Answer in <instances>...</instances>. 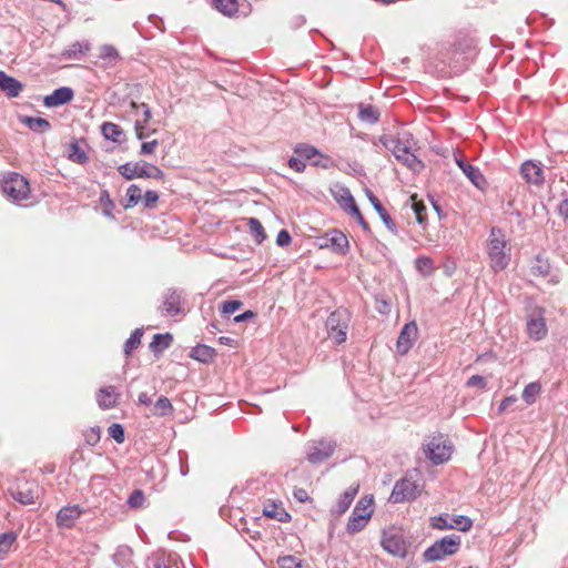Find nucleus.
I'll list each match as a JSON object with an SVG mask.
<instances>
[{
    "label": "nucleus",
    "instance_id": "1",
    "mask_svg": "<svg viewBox=\"0 0 568 568\" xmlns=\"http://www.w3.org/2000/svg\"><path fill=\"white\" fill-rule=\"evenodd\" d=\"M382 144L393 153L395 159L414 173L424 169L423 162L413 153L415 141L409 132H400L396 135H384Z\"/></svg>",
    "mask_w": 568,
    "mask_h": 568
},
{
    "label": "nucleus",
    "instance_id": "2",
    "mask_svg": "<svg viewBox=\"0 0 568 568\" xmlns=\"http://www.w3.org/2000/svg\"><path fill=\"white\" fill-rule=\"evenodd\" d=\"M485 251L489 267L498 273L507 268L511 257V246L503 230L491 227L486 240Z\"/></svg>",
    "mask_w": 568,
    "mask_h": 568
},
{
    "label": "nucleus",
    "instance_id": "3",
    "mask_svg": "<svg viewBox=\"0 0 568 568\" xmlns=\"http://www.w3.org/2000/svg\"><path fill=\"white\" fill-rule=\"evenodd\" d=\"M374 513V498L373 496H363L356 504V506L353 509L352 516L349 517L347 525H346V531L349 535H355L363 530L372 515Z\"/></svg>",
    "mask_w": 568,
    "mask_h": 568
},
{
    "label": "nucleus",
    "instance_id": "4",
    "mask_svg": "<svg viewBox=\"0 0 568 568\" xmlns=\"http://www.w3.org/2000/svg\"><path fill=\"white\" fill-rule=\"evenodd\" d=\"M1 190L13 202L28 199L30 194L29 182L18 173H9L1 181Z\"/></svg>",
    "mask_w": 568,
    "mask_h": 568
},
{
    "label": "nucleus",
    "instance_id": "5",
    "mask_svg": "<svg viewBox=\"0 0 568 568\" xmlns=\"http://www.w3.org/2000/svg\"><path fill=\"white\" fill-rule=\"evenodd\" d=\"M460 542V537L457 535L445 536L424 551V558L427 561H435L454 555L458 551Z\"/></svg>",
    "mask_w": 568,
    "mask_h": 568
},
{
    "label": "nucleus",
    "instance_id": "6",
    "mask_svg": "<svg viewBox=\"0 0 568 568\" xmlns=\"http://www.w3.org/2000/svg\"><path fill=\"white\" fill-rule=\"evenodd\" d=\"M453 447L443 435L432 437L427 443L425 454L435 465L447 462L452 456Z\"/></svg>",
    "mask_w": 568,
    "mask_h": 568
},
{
    "label": "nucleus",
    "instance_id": "7",
    "mask_svg": "<svg viewBox=\"0 0 568 568\" xmlns=\"http://www.w3.org/2000/svg\"><path fill=\"white\" fill-rule=\"evenodd\" d=\"M328 337L336 344H342L347 338L348 316L345 312H333L326 321Z\"/></svg>",
    "mask_w": 568,
    "mask_h": 568
},
{
    "label": "nucleus",
    "instance_id": "8",
    "mask_svg": "<svg viewBox=\"0 0 568 568\" xmlns=\"http://www.w3.org/2000/svg\"><path fill=\"white\" fill-rule=\"evenodd\" d=\"M422 493V486L409 478H402L394 485L389 499L395 503H405L416 499Z\"/></svg>",
    "mask_w": 568,
    "mask_h": 568
},
{
    "label": "nucleus",
    "instance_id": "9",
    "mask_svg": "<svg viewBox=\"0 0 568 568\" xmlns=\"http://www.w3.org/2000/svg\"><path fill=\"white\" fill-rule=\"evenodd\" d=\"M119 173L126 180L136 178H160L161 170L146 162L125 163L119 166Z\"/></svg>",
    "mask_w": 568,
    "mask_h": 568
},
{
    "label": "nucleus",
    "instance_id": "10",
    "mask_svg": "<svg viewBox=\"0 0 568 568\" xmlns=\"http://www.w3.org/2000/svg\"><path fill=\"white\" fill-rule=\"evenodd\" d=\"M10 495L21 505H32L39 497V486L34 481L19 480L10 489Z\"/></svg>",
    "mask_w": 568,
    "mask_h": 568
},
{
    "label": "nucleus",
    "instance_id": "11",
    "mask_svg": "<svg viewBox=\"0 0 568 568\" xmlns=\"http://www.w3.org/2000/svg\"><path fill=\"white\" fill-rule=\"evenodd\" d=\"M544 308H535L527 318V332L530 338L540 341L547 335V325Z\"/></svg>",
    "mask_w": 568,
    "mask_h": 568
},
{
    "label": "nucleus",
    "instance_id": "12",
    "mask_svg": "<svg viewBox=\"0 0 568 568\" xmlns=\"http://www.w3.org/2000/svg\"><path fill=\"white\" fill-rule=\"evenodd\" d=\"M454 161L476 187L483 190L486 186V180L480 170L468 163L459 151L454 152Z\"/></svg>",
    "mask_w": 568,
    "mask_h": 568
},
{
    "label": "nucleus",
    "instance_id": "13",
    "mask_svg": "<svg viewBox=\"0 0 568 568\" xmlns=\"http://www.w3.org/2000/svg\"><path fill=\"white\" fill-rule=\"evenodd\" d=\"M335 450V444L331 440L313 443L307 449V459L312 464H320L329 458Z\"/></svg>",
    "mask_w": 568,
    "mask_h": 568
},
{
    "label": "nucleus",
    "instance_id": "14",
    "mask_svg": "<svg viewBox=\"0 0 568 568\" xmlns=\"http://www.w3.org/2000/svg\"><path fill=\"white\" fill-rule=\"evenodd\" d=\"M418 335V328L415 322H409L404 325L397 338V351L399 354L405 355L413 346Z\"/></svg>",
    "mask_w": 568,
    "mask_h": 568
},
{
    "label": "nucleus",
    "instance_id": "15",
    "mask_svg": "<svg viewBox=\"0 0 568 568\" xmlns=\"http://www.w3.org/2000/svg\"><path fill=\"white\" fill-rule=\"evenodd\" d=\"M329 192L339 207L343 209L346 213H348L353 206H356V202L349 189L345 185L341 183H334L329 187Z\"/></svg>",
    "mask_w": 568,
    "mask_h": 568
},
{
    "label": "nucleus",
    "instance_id": "16",
    "mask_svg": "<svg viewBox=\"0 0 568 568\" xmlns=\"http://www.w3.org/2000/svg\"><path fill=\"white\" fill-rule=\"evenodd\" d=\"M520 173L523 179L530 184L540 185L544 183V171L540 164L534 161H526L521 164Z\"/></svg>",
    "mask_w": 568,
    "mask_h": 568
},
{
    "label": "nucleus",
    "instance_id": "17",
    "mask_svg": "<svg viewBox=\"0 0 568 568\" xmlns=\"http://www.w3.org/2000/svg\"><path fill=\"white\" fill-rule=\"evenodd\" d=\"M74 97V92L71 88L62 87L55 89L51 94L44 97L43 103L48 108H55L70 102Z\"/></svg>",
    "mask_w": 568,
    "mask_h": 568
},
{
    "label": "nucleus",
    "instance_id": "18",
    "mask_svg": "<svg viewBox=\"0 0 568 568\" xmlns=\"http://www.w3.org/2000/svg\"><path fill=\"white\" fill-rule=\"evenodd\" d=\"M82 513L83 511L79 505L63 507L57 514V525L60 527L71 528Z\"/></svg>",
    "mask_w": 568,
    "mask_h": 568
},
{
    "label": "nucleus",
    "instance_id": "19",
    "mask_svg": "<svg viewBox=\"0 0 568 568\" xmlns=\"http://www.w3.org/2000/svg\"><path fill=\"white\" fill-rule=\"evenodd\" d=\"M325 246L331 247L335 253L345 254L348 248L346 235L337 230H333L326 235Z\"/></svg>",
    "mask_w": 568,
    "mask_h": 568
},
{
    "label": "nucleus",
    "instance_id": "20",
    "mask_svg": "<svg viewBox=\"0 0 568 568\" xmlns=\"http://www.w3.org/2000/svg\"><path fill=\"white\" fill-rule=\"evenodd\" d=\"M120 394L114 386H105L99 389L97 395L98 404L103 409H109L118 404Z\"/></svg>",
    "mask_w": 568,
    "mask_h": 568
},
{
    "label": "nucleus",
    "instance_id": "21",
    "mask_svg": "<svg viewBox=\"0 0 568 568\" xmlns=\"http://www.w3.org/2000/svg\"><path fill=\"white\" fill-rule=\"evenodd\" d=\"M369 202L373 204L374 209L378 213L379 217L386 225V227L392 231L393 233H396V224L386 211V209L383 206L378 197L369 190L366 191Z\"/></svg>",
    "mask_w": 568,
    "mask_h": 568
},
{
    "label": "nucleus",
    "instance_id": "22",
    "mask_svg": "<svg viewBox=\"0 0 568 568\" xmlns=\"http://www.w3.org/2000/svg\"><path fill=\"white\" fill-rule=\"evenodd\" d=\"M263 515L267 518L275 519L281 523L290 520V514L284 509L282 505L274 501H267L264 504Z\"/></svg>",
    "mask_w": 568,
    "mask_h": 568
},
{
    "label": "nucleus",
    "instance_id": "23",
    "mask_svg": "<svg viewBox=\"0 0 568 568\" xmlns=\"http://www.w3.org/2000/svg\"><path fill=\"white\" fill-rule=\"evenodd\" d=\"M0 89L10 98H16L22 90V84L14 78L0 71Z\"/></svg>",
    "mask_w": 568,
    "mask_h": 568
},
{
    "label": "nucleus",
    "instance_id": "24",
    "mask_svg": "<svg viewBox=\"0 0 568 568\" xmlns=\"http://www.w3.org/2000/svg\"><path fill=\"white\" fill-rule=\"evenodd\" d=\"M357 491H358V486L349 487L343 493V495L339 497V499L336 504L335 509L333 510V514L336 517H339L344 513L347 511V509L349 508L351 504L353 503L355 496L357 495Z\"/></svg>",
    "mask_w": 568,
    "mask_h": 568
},
{
    "label": "nucleus",
    "instance_id": "25",
    "mask_svg": "<svg viewBox=\"0 0 568 568\" xmlns=\"http://www.w3.org/2000/svg\"><path fill=\"white\" fill-rule=\"evenodd\" d=\"M383 547L389 554L398 557L406 556V545L400 537L389 536L383 539Z\"/></svg>",
    "mask_w": 568,
    "mask_h": 568
},
{
    "label": "nucleus",
    "instance_id": "26",
    "mask_svg": "<svg viewBox=\"0 0 568 568\" xmlns=\"http://www.w3.org/2000/svg\"><path fill=\"white\" fill-rule=\"evenodd\" d=\"M91 44L88 41H77L65 49L61 55L68 60H79L88 51H90Z\"/></svg>",
    "mask_w": 568,
    "mask_h": 568
},
{
    "label": "nucleus",
    "instance_id": "27",
    "mask_svg": "<svg viewBox=\"0 0 568 568\" xmlns=\"http://www.w3.org/2000/svg\"><path fill=\"white\" fill-rule=\"evenodd\" d=\"M216 355L215 349L207 345H197L192 348L190 356L199 362L209 363Z\"/></svg>",
    "mask_w": 568,
    "mask_h": 568
},
{
    "label": "nucleus",
    "instance_id": "28",
    "mask_svg": "<svg viewBox=\"0 0 568 568\" xmlns=\"http://www.w3.org/2000/svg\"><path fill=\"white\" fill-rule=\"evenodd\" d=\"M101 132L106 140H111L113 142H120L123 134L121 128L112 122H104L101 125Z\"/></svg>",
    "mask_w": 568,
    "mask_h": 568
},
{
    "label": "nucleus",
    "instance_id": "29",
    "mask_svg": "<svg viewBox=\"0 0 568 568\" xmlns=\"http://www.w3.org/2000/svg\"><path fill=\"white\" fill-rule=\"evenodd\" d=\"M214 8L224 16H233L239 10L237 0H213Z\"/></svg>",
    "mask_w": 568,
    "mask_h": 568
},
{
    "label": "nucleus",
    "instance_id": "30",
    "mask_svg": "<svg viewBox=\"0 0 568 568\" xmlns=\"http://www.w3.org/2000/svg\"><path fill=\"white\" fill-rule=\"evenodd\" d=\"M23 123L30 130H32L34 132H39V133L45 132V131H48L51 128L49 121L43 119V118L27 116V118L23 119Z\"/></svg>",
    "mask_w": 568,
    "mask_h": 568
},
{
    "label": "nucleus",
    "instance_id": "31",
    "mask_svg": "<svg viewBox=\"0 0 568 568\" xmlns=\"http://www.w3.org/2000/svg\"><path fill=\"white\" fill-rule=\"evenodd\" d=\"M541 392V385L538 382H532L526 385V387L523 390V399L526 402V404L531 405L536 402L537 396Z\"/></svg>",
    "mask_w": 568,
    "mask_h": 568
},
{
    "label": "nucleus",
    "instance_id": "32",
    "mask_svg": "<svg viewBox=\"0 0 568 568\" xmlns=\"http://www.w3.org/2000/svg\"><path fill=\"white\" fill-rule=\"evenodd\" d=\"M172 341L173 336L171 334H155L153 341L150 344V348L154 353L161 352L169 347Z\"/></svg>",
    "mask_w": 568,
    "mask_h": 568
},
{
    "label": "nucleus",
    "instance_id": "33",
    "mask_svg": "<svg viewBox=\"0 0 568 568\" xmlns=\"http://www.w3.org/2000/svg\"><path fill=\"white\" fill-rule=\"evenodd\" d=\"M99 58L106 62V65H114L119 60L118 50L110 44H104L100 48Z\"/></svg>",
    "mask_w": 568,
    "mask_h": 568
},
{
    "label": "nucleus",
    "instance_id": "34",
    "mask_svg": "<svg viewBox=\"0 0 568 568\" xmlns=\"http://www.w3.org/2000/svg\"><path fill=\"white\" fill-rule=\"evenodd\" d=\"M68 156L72 162L79 163V164H84L89 160L87 153L84 152L83 149L80 148L78 142H73L70 144Z\"/></svg>",
    "mask_w": 568,
    "mask_h": 568
},
{
    "label": "nucleus",
    "instance_id": "35",
    "mask_svg": "<svg viewBox=\"0 0 568 568\" xmlns=\"http://www.w3.org/2000/svg\"><path fill=\"white\" fill-rule=\"evenodd\" d=\"M247 224H248V227H250V232L254 236L256 243L261 244L266 239V234H265L263 225L255 217H251L248 220Z\"/></svg>",
    "mask_w": 568,
    "mask_h": 568
},
{
    "label": "nucleus",
    "instance_id": "36",
    "mask_svg": "<svg viewBox=\"0 0 568 568\" xmlns=\"http://www.w3.org/2000/svg\"><path fill=\"white\" fill-rule=\"evenodd\" d=\"M173 412V406L171 402L164 397L160 396L154 404L153 414L158 416H165Z\"/></svg>",
    "mask_w": 568,
    "mask_h": 568
},
{
    "label": "nucleus",
    "instance_id": "37",
    "mask_svg": "<svg viewBox=\"0 0 568 568\" xmlns=\"http://www.w3.org/2000/svg\"><path fill=\"white\" fill-rule=\"evenodd\" d=\"M358 116L362 121L368 123H376L379 119V112L372 105L361 106Z\"/></svg>",
    "mask_w": 568,
    "mask_h": 568
},
{
    "label": "nucleus",
    "instance_id": "38",
    "mask_svg": "<svg viewBox=\"0 0 568 568\" xmlns=\"http://www.w3.org/2000/svg\"><path fill=\"white\" fill-rule=\"evenodd\" d=\"M415 266L423 275H430L435 271L434 262L428 256H419L415 261Z\"/></svg>",
    "mask_w": 568,
    "mask_h": 568
},
{
    "label": "nucleus",
    "instance_id": "39",
    "mask_svg": "<svg viewBox=\"0 0 568 568\" xmlns=\"http://www.w3.org/2000/svg\"><path fill=\"white\" fill-rule=\"evenodd\" d=\"M294 152L297 154V156L305 160H313L316 156L320 155V152L316 148L307 144H300L295 148Z\"/></svg>",
    "mask_w": 568,
    "mask_h": 568
},
{
    "label": "nucleus",
    "instance_id": "40",
    "mask_svg": "<svg viewBox=\"0 0 568 568\" xmlns=\"http://www.w3.org/2000/svg\"><path fill=\"white\" fill-rule=\"evenodd\" d=\"M143 335L142 328H136L133 331L131 336L128 338V341L124 344V353L125 355H130L134 348H136L141 343V337Z\"/></svg>",
    "mask_w": 568,
    "mask_h": 568
},
{
    "label": "nucleus",
    "instance_id": "41",
    "mask_svg": "<svg viewBox=\"0 0 568 568\" xmlns=\"http://www.w3.org/2000/svg\"><path fill=\"white\" fill-rule=\"evenodd\" d=\"M16 540L17 534L13 531L0 534V557L8 554Z\"/></svg>",
    "mask_w": 568,
    "mask_h": 568
},
{
    "label": "nucleus",
    "instance_id": "42",
    "mask_svg": "<svg viewBox=\"0 0 568 568\" xmlns=\"http://www.w3.org/2000/svg\"><path fill=\"white\" fill-rule=\"evenodd\" d=\"M131 108L134 111L135 119L140 118L142 123H149L151 119V110L148 104L131 102Z\"/></svg>",
    "mask_w": 568,
    "mask_h": 568
},
{
    "label": "nucleus",
    "instance_id": "43",
    "mask_svg": "<svg viewBox=\"0 0 568 568\" xmlns=\"http://www.w3.org/2000/svg\"><path fill=\"white\" fill-rule=\"evenodd\" d=\"M430 526L432 528L438 530L454 529V525H452V519H449L448 515H439L432 517Z\"/></svg>",
    "mask_w": 568,
    "mask_h": 568
},
{
    "label": "nucleus",
    "instance_id": "44",
    "mask_svg": "<svg viewBox=\"0 0 568 568\" xmlns=\"http://www.w3.org/2000/svg\"><path fill=\"white\" fill-rule=\"evenodd\" d=\"M141 199H142L141 189L135 184H131L126 191L125 207H132V206L136 205Z\"/></svg>",
    "mask_w": 568,
    "mask_h": 568
},
{
    "label": "nucleus",
    "instance_id": "45",
    "mask_svg": "<svg viewBox=\"0 0 568 568\" xmlns=\"http://www.w3.org/2000/svg\"><path fill=\"white\" fill-rule=\"evenodd\" d=\"M413 204L412 207L415 212L417 222L425 226L426 223V206L420 202L416 200V195H413L412 197Z\"/></svg>",
    "mask_w": 568,
    "mask_h": 568
},
{
    "label": "nucleus",
    "instance_id": "46",
    "mask_svg": "<svg viewBox=\"0 0 568 568\" xmlns=\"http://www.w3.org/2000/svg\"><path fill=\"white\" fill-rule=\"evenodd\" d=\"M452 525H454V529L466 532L471 529L473 520L467 516L459 515L452 518Z\"/></svg>",
    "mask_w": 568,
    "mask_h": 568
},
{
    "label": "nucleus",
    "instance_id": "47",
    "mask_svg": "<svg viewBox=\"0 0 568 568\" xmlns=\"http://www.w3.org/2000/svg\"><path fill=\"white\" fill-rule=\"evenodd\" d=\"M280 568H302L301 561L294 556L278 558Z\"/></svg>",
    "mask_w": 568,
    "mask_h": 568
},
{
    "label": "nucleus",
    "instance_id": "48",
    "mask_svg": "<svg viewBox=\"0 0 568 568\" xmlns=\"http://www.w3.org/2000/svg\"><path fill=\"white\" fill-rule=\"evenodd\" d=\"M134 128L139 140L146 139L151 134V130L148 126V123H142L140 118L135 119Z\"/></svg>",
    "mask_w": 568,
    "mask_h": 568
},
{
    "label": "nucleus",
    "instance_id": "49",
    "mask_svg": "<svg viewBox=\"0 0 568 568\" xmlns=\"http://www.w3.org/2000/svg\"><path fill=\"white\" fill-rule=\"evenodd\" d=\"M242 306V302L236 300L224 301L221 305V311L225 315L235 313Z\"/></svg>",
    "mask_w": 568,
    "mask_h": 568
},
{
    "label": "nucleus",
    "instance_id": "50",
    "mask_svg": "<svg viewBox=\"0 0 568 568\" xmlns=\"http://www.w3.org/2000/svg\"><path fill=\"white\" fill-rule=\"evenodd\" d=\"M109 435L119 444H122L125 439L124 429L120 424H112L109 427Z\"/></svg>",
    "mask_w": 568,
    "mask_h": 568
},
{
    "label": "nucleus",
    "instance_id": "51",
    "mask_svg": "<svg viewBox=\"0 0 568 568\" xmlns=\"http://www.w3.org/2000/svg\"><path fill=\"white\" fill-rule=\"evenodd\" d=\"M163 306L166 313L172 315L178 314V297L174 292L165 298Z\"/></svg>",
    "mask_w": 568,
    "mask_h": 568
},
{
    "label": "nucleus",
    "instance_id": "52",
    "mask_svg": "<svg viewBox=\"0 0 568 568\" xmlns=\"http://www.w3.org/2000/svg\"><path fill=\"white\" fill-rule=\"evenodd\" d=\"M144 499V494L141 490L136 489L130 495L128 504L132 508H139L143 506Z\"/></svg>",
    "mask_w": 568,
    "mask_h": 568
},
{
    "label": "nucleus",
    "instance_id": "53",
    "mask_svg": "<svg viewBox=\"0 0 568 568\" xmlns=\"http://www.w3.org/2000/svg\"><path fill=\"white\" fill-rule=\"evenodd\" d=\"M466 385L468 387H477V388H485L487 385L486 379L480 375H473L468 378Z\"/></svg>",
    "mask_w": 568,
    "mask_h": 568
},
{
    "label": "nucleus",
    "instance_id": "54",
    "mask_svg": "<svg viewBox=\"0 0 568 568\" xmlns=\"http://www.w3.org/2000/svg\"><path fill=\"white\" fill-rule=\"evenodd\" d=\"M288 165L291 169H293L294 171L298 172V173H302L305 171L306 169V164H305V161L302 159V158H291L288 160Z\"/></svg>",
    "mask_w": 568,
    "mask_h": 568
},
{
    "label": "nucleus",
    "instance_id": "55",
    "mask_svg": "<svg viewBox=\"0 0 568 568\" xmlns=\"http://www.w3.org/2000/svg\"><path fill=\"white\" fill-rule=\"evenodd\" d=\"M317 158L318 159L314 160L312 163L314 166L322 168V169H328L333 165V162L329 156L323 155L320 153V155Z\"/></svg>",
    "mask_w": 568,
    "mask_h": 568
},
{
    "label": "nucleus",
    "instance_id": "56",
    "mask_svg": "<svg viewBox=\"0 0 568 568\" xmlns=\"http://www.w3.org/2000/svg\"><path fill=\"white\" fill-rule=\"evenodd\" d=\"M292 241L290 233L286 230H281L276 237V244L278 246H287Z\"/></svg>",
    "mask_w": 568,
    "mask_h": 568
},
{
    "label": "nucleus",
    "instance_id": "57",
    "mask_svg": "<svg viewBox=\"0 0 568 568\" xmlns=\"http://www.w3.org/2000/svg\"><path fill=\"white\" fill-rule=\"evenodd\" d=\"M348 214H351L363 226L364 230L368 229V224L366 223L357 205L353 206Z\"/></svg>",
    "mask_w": 568,
    "mask_h": 568
},
{
    "label": "nucleus",
    "instance_id": "58",
    "mask_svg": "<svg viewBox=\"0 0 568 568\" xmlns=\"http://www.w3.org/2000/svg\"><path fill=\"white\" fill-rule=\"evenodd\" d=\"M144 205L146 207H152L159 200V195L155 191H146L144 194Z\"/></svg>",
    "mask_w": 568,
    "mask_h": 568
},
{
    "label": "nucleus",
    "instance_id": "59",
    "mask_svg": "<svg viewBox=\"0 0 568 568\" xmlns=\"http://www.w3.org/2000/svg\"><path fill=\"white\" fill-rule=\"evenodd\" d=\"M100 439V430L99 428H91V430L85 435V440L89 445H95Z\"/></svg>",
    "mask_w": 568,
    "mask_h": 568
},
{
    "label": "nucleus",
    "instance_id": "60",
    "mask_svg": "<svg viewBox=\"0 0 568 568\" xmlns=\"http://www.w3.org/2000/svg\"><path fill=\"white\" fill-rule=\"evenodd\" d=\"M158 145V142L155 140L150 142H144L141 145V154H152Z\"/></svg>",
    "mask_w": 568,
    "mask_h": 568
},
{
    "label": "nucleus",
    "instance_id": "61",
    "mask_svg": "<svg viewBox=\"0 0 568 568\" xmlns=\"http://www.w3.org/2000/svg\"><path fill=\"white\" fill-rule=\"evenodd\" d=\"M537 263H539V265H536V266L532 267L534 273L535 274H539V275L548 274V271H549L548 263H542L539 257H537Z\"/></svg>",
    "mask_w": 568,
    "mask_h": 568
},
{
    "label": "nucleus",
    "instance_id": "62",
    "mask_svg": "<svg viewBox=\"0 0 568 568\" xmlns=\"http://www.w3.org/2000/svg\"><path fill=\"white\" fill-rule=\"evenodd\" d=\"M516 402V397L515 396H508V397H505L499 406H498V413L499 414H503L513 403Z\"/></svg>",
    "mask_w": 568,
    "mask_h": 568
},
{
    "label": "nucleus",
    "instance_id": "63",
    "mask_svg": "<svg viewBox=\"0 0 568 568\" xmlns=\"http://www.w3.org/2000/svg\"><path fill=\"white\" fill-rule=\"evenodd\" d=\"M295 499H297L301 503H304L308 499L307 491L303 488H296L293 493Z\"/></svg>",
    "mask_w": 568,
    "mask_h": 568
},
{
    "label": "nucleus",
    "instance_id": "64",
    "mask_svg": "<svg viewBox=\"0 0 568 568\" xmlns=\"http://www.w3.org/2000/svg\"><path fill=\"white\" fill-rule=\"evenodd\" d=\"M559 212L564 219H568V200H564L559 205Z\"/></svg>",
    "mask_w": 568,
    "mask_h": 568
}]
</instances>
